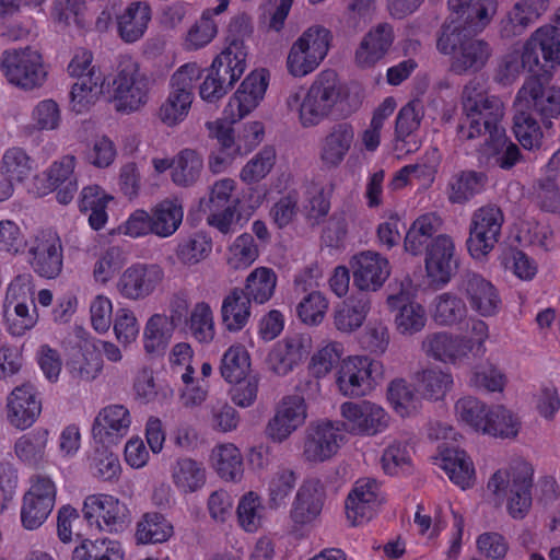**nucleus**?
Wrapping results in <instances>:
<instances>
[{
  "mask_svg": "<svg viewBox=\"0 0 560 560\" xmlns=\"http://www.w3.org/2000/svg\"><path fill=\"white\" fill-rule=\"evenodd\" d=\"M348 90L336 71H320L307 89L298 86L285 98L287 109L296 115L303 128H313L343 110Z\"/></svg>",
  "mask_w": 560,
  "mask_h": 560,
  "instance_id": "1",
  "label": "nucleus"
},
{
  "mask_svg": "<svg viewBox=\"0 0 560 560\" xmlns=\"http://www.w3.org/2000/svg\"><path fill=\"white\" fill-rule=\"evenodd\" d=\"M462 107L464 119L458 126L462 140L488 141L491 136L504 130L500 120L504 115L501 100L488 93L480 80H470L463 90Z\"/></svg>",
  "mask_w": 560,
  "mask_h": 560,
  "instance_id": "2",
  "label": "nucleus"
},
{
  "mask_svg": "<svg viewBox=\"0 0 560 560\" xmlns=\"http://www.w3.org/2000/svg\"><path fill=\"white\" fill-rule=\"evenodd\" d=\"M467 26L454 22L443 27L438 49L451 56V70L459 75L480 71L492 56V47L485 39L468 36Z\"/></svg>",
  "mask_w": 560,
  "mask_h": 560,
  "instance_id": "3",
  "label": "nucleus"
},
{
  "mask_svg": "<svg viewBox=\"0 0 560 560\" xmlns=\"http://www.w3.org/2000/svg\"><path fill=\"white\" fill-rule=\"evenodd\" d=\"M151 81L142 71L137 59L121 56L114 71L107 90L112 93L117 112L132 113L139 110L149 101Z\"/></svg>",
  "mask_w": 560,
  "mask_h": 560,
  "instance_id": "4",
  "label": "nucleus"
},
{
  "mask_svg": "<svg viewBox=\"0 0 560 560\" xmlns=\"http://www.w3.org/2000/svg\"><path fill=\"white\" fill-rule=\"evenodd\" d=\"M533 468L526 462H516L508 469H499L488 481V490L498 504L506 498L508 511L514 518H523L532 505Z\"/></svg>",
  "mask_w": 560,
  "mask_h": 560,
  "instance_id": "5",
  "label": "nucleus"
},
{
  "mask_svg": "<svg viewBox=\"0 0 560 560\" xmlns=\"http://www.w3.org/2000/svg\"><path fill=\"white\" fill-rule=\"evenodd\" d=\"M334 378L336 389L341 396L365 397L384 380V365L369 355L351 354L341 360Z\"/></svg>",
  "mask_w": 560,
  "mask_h": 560,
  "instance_id": "6",
  "label": "nucleus"
},
{
  "mask_svg": "<svg viewBox=\"0 0 560 560\" xmlns=\"http://www.w3.org/2000/svg\"><path fill=\"white\" fill-rule=\"evenodd\" d=\"M2 307L5 328L11 336L22 337L37 325L32 276L20 275L10 282Z\"/></svg>",
  "mask_w": 560,
  "mask_h": 560,
  "instance_id": "7",
  "label": "nucleus"
},
{
  "mask_svg": "<svg viewBox=\"0 0 560 560\" xmlns=\"http://www.w3.org/2000/svg\"><path fill=\"white\" fill-rule=\"evenodd\" d=\"M332 36L328 28L312 25L290 46L285 68L288 73L302 79L313 73L328 55Z\"/></svg>",
  "mask_w": 560,
  "mask_h": 560,
  "instance_id": "8",
  "label": "nucleus"
},
{
  "mask_svg": "<svg viewBox=\"0 0 560 560\" xmlns=\"http://www.w3.org/2000/svg\"><path fill=\"white\" fill-rule=\"evenodd\" d=\"M0 71L10 84L24 91L40 88L47 78L43 55L31 46L3 50Z\"/></svg>",
  "mask_w": 560,
  "mask_h": 560,
  "instance_id": "9",
  "label": "nucleus"
},
{
  "mask_svg": "<svg viewBox=\"0 0 560 560\" xmlns=\"http://www.w3.org/2000/svg\"><path fill=\"white\" fill-rule=\"evenodd\" d=\"M81 512L89 527L105 534H119L128 527L131 521L128 505L109 493L86 495Z\"/></svg>",
  "mask_w": 560,
  "mask_h": 560,
  "instance_id": "10",
  "label": "nucleus"
},
{
  "mask_svg": "<svg viewBox=\"0 0 560 560\" xmlns=\"http://www.w3.org/2000/svg\"><path fill=\"white\" fill-rule=\"evenodd\" d=\"M346 441L341 423L330 420L311 422L304 431L301 457L311 465L326 463L338 454Z\"/></svg>",
  "mask_w": 560,
  "mask_h": 560,
  "instance_id": "11",
  "label": "nucleus"
},
{
  "mask_svg": "<svg viewBox=\"0 0 560 560\" xmlns=\"http://www.w3.org/2000/svg\"><path fill=\"white\" fill-rule=\"evenodd\" d=\"M514 106L530 114L536 113L548 126L551 119L560 115V88L530 75L517 91Z\"/></svg>",
  "mask_w": 560,
  "mask_h": 560,
  "instance_id": "12",
  "label": "nucleus"
},
{
  "mask_svg": "<svg viewBox=\"0 0 560 560\" xmlns=\"http://www.w3.org/2000/svg\"><path fill=\"white\" fill-rule=\"evenodd\" d=\"M30 489L23 497L21 523L27 530L39 528L50 515L57 495L55 481L45 475L37 474L31 478Z\"/></svg>",
  "mask_w": 560,
  "mask_h": 560,
  "instance_id": "13",
  "label": "nucleus"
},
{
  "mask_svg": "<svg viewBox=\"0 0 560 560\" xmlns=\"http://www.w3.org/2000/svg\"><path fill=\"white\" fill-rule=\"evenodd\" d=\"M164 278V269L160 265L133 262L122 270L115 287L122 299L139 302L153 295Z\"/></svg>",
  "mask_w": 560,
  "mask_h": 560,
  "instance_id": "14",
  "label": "nucleus"
},
{
  "mask_svg": "<svg viewBox=\"0 0 560 560\" xmlns=\"http://www.w3.org/2000/svg\"><path fill=\"white\" fill-rule=\"evenodd\" d=\"M341 424L349 433L374 436L384 432L390 421L388 412L371 400L345 401L340 405Z\"/></svg>",
  "mask_w": 560,
  "mask_h": 560,
  "instance_id": "15",
  "label": "nucleus"
},
{
  "mask_svg": "<svg viewBox=\"0 0 560 560\" xmlns=\"http://www.w3.org/2000/svg\"><path fill=\"white\" fill-rule=\"evenodd\" d=\"M27 261L34 272L46 279H55L62 270L63 250L60 237L51 230L34 234L26 244Z\"/></svg>",
  "mask_w": 560,
  "mask_h": 560,
  "instance_id": "16",
  "label": "nucleus"
},
{
  "mask_svg": "<svg viewBox=\"0 0 560 560\" xmlns=\"http://www.w3.org/2000/svg\"><path fill=\"white\" fill-rule=\"evenodd\" d=\"M503 213L494 206L477 209L472 217L467 240L468 250L476 259L486 257L499 241Z\"/></svg>",
  "mask_w": 560,
  "mask_h": 560,
  "instance_id": "17",
  "label": "nucleus"
},
{
  "mask_svg": "<svg viewBox=\"0 0 560 560\" xmlns=\"http://www.w3.org/2000/svg\"><path fill=\"white\" fill-rule=\"evenodd\" d=\"M268 88V73L264 69L252 71L229 98L222 115L235 124L249 115L262 101Z\"/></svg>",
  "mask_w": 560,
  "mask_h": 560,
  "instance_id": "18",
  "label": "nucleus"
},
{
  "mask_svg": "<svg viewBox=\"0 0 560 560\" xmlns=\"http://www.w3.org/2000/svg\"><path fill=\"white\" fill-rule=\"evenodd\" d=\"M307 419V405L301 395H287L280 399L275 409V415L268 421L266 435L273 443H283Z\"/></svg>",
  "mask_w": 560,
  "mask_h": 560,
  "instance_id": "19",
  "label": "nucleus"
},
{
  "mask_svg": "<svg viewBox=\"0 0 560 560\" xmlns=\"http://www.w3.org/2000/svg\"><path fill=\"white\" fill-rule=\"evenodd\" d=\"M424 116V106L418 98L404 105L396 117L393 151L398 159L417 152L421 147L418 131Z\"/></svg>",
  "mask_w": 560,
  "mask_h": 560,
  "instance_id": "20",
  "label": "nucleus"
},
{
  "mask_svg": "<svg viewBox=\"0 0 560 560\" xmlns=\"http://www.w3.org/2000/svg\"><path fill=\"white\" fill-rule=\"evenodd\" d=\"M458 266L454 240L439 234L427 246L424 268L431 283L444 285L451 281Z\"/></svg>",
  "mask_w": 560,
  "mask_h": 560,
  "instance_id": "21",
  "label": "nucleus"
},
{
  "mask_svg": "<svg viewBox=\"0 0 560 560\" xmlns=\"http://www.w3.org/2000/svg\"><path fill=\"white\" fill-rule=\"evenodd\" d=\"M384 501L380 483L372 478H361L355 481L347 497V518L352 525H360L371 520Z\"/></svg>",
  "mask_w": 560,
  "mask_h": 560,
  "instance_id": "22",
  "label": "nucleus"
},
{
  "mask_svg": "<svg viewBox=\"0 0 560 560\" xmlns=\"http://www.w3.org/2000/svg\"><path fill=\"white\" fill-rule=\"evenodd\" d=\"M460 292L471 311L481 317H493L500 313L501 295L497 287L483 276L467 272L462 280Z\"/></svg>",
  "mask_w": 560,
  "mask_h": 560,
  "instance_id": "23",
  "label": "nucleus"
},
{
  "mask_svg": "<svg viewBox=\"0 0 560 560\" xmlns=\"http://www.w3.org/2000/svg\"><path fill=\"white\" fill-rule=\"evenodd\" d=\"M312 348L307 334L292 332L276 342L268 354L267 364L276 375L284 376L304 359Z\"/></svg>",
  "mask_w": 560,
  "mask_h": 560,
  "instance_id": "24",
  "label": "nucleus"
},
{
  "mask_svg": "<svg viewBox=\"0 0 560 560\" xmlns=\"http://www.w3.org/2000/svg\"><path fill=\"white\" fill-rule=\"evenodd\" d=\"M353 284L360 291H377L390 276V264L386 257L373 250L355 255L351 262Z\"/></svg>",
  "mask_w": 560,
  "mask_h": 560,
  "instance_id": "25",
  "label": "nucleus"
},
{
  "mask_svg": "<svg viewBox=\"0 0 560 560\" xmlns=\"http://www.w3.org/2000/svg\"><path fill=\"white\" fill-rule=\"evenodd\" d=\"M40 412L42 402L30 383L16 386L7 397V419L18 430L31 428Z\"/></svg>",
  "mask_w": 560,
  "mask_h": 560,
  "instance_id": "26",
  "label": "nucleus"
},
{
  "mask_svg": "<svg viewBox=\"0 0 560 560\" xmlns=\"http://www.w3.org/2000/svg\"><path fill=\"white\" fill-rule=\"evenodd\" d=\"M550 7V0H515L500 21V34L505 38L523 35Z\"/></svg>",
  "mask_w": 560,
  "mask_h": 560,
  "instance_id": "27",
  "label": "nucleus"
},
{
  "mask_svg": "<svg viewBox=\"0 0 560 560\" xmlns=\"http://www.w3.org/2000/svg\"><path fill=\"white\" fill-rule=\"evenodd\" d=\"M325 490L317 478L305 479L299 487L290 510V518L296 526L313 524L320 515Z\"/></svg>",
  "mask_w": 560,
  "mask_h": 560,
  "instance_id": "28",
  "label": "nucleus"
},
{
  "mask_svg": "<svg viewBox=\"0 0 560 560\" xmlns=\"http://www.w3.org/2000/svg\"><path fill=\"white\" fill-rule=\"evenodd\" d=\"M394 40L395 32L389 23H378L371 27L354 51L355 65L362 69L374 67L389 52Z\"/></svg>",
  "mask_w": 560,
  "mask_h": 560,
  "instance_id": "29",
  "label": "nucleus"
},
{
  "mask_svg": "<svg viewBox=\"0 0 560 560\" xmlns=\"http://www.w3.org/2000/svg\"><path fill=\"white\" fill-rule=\"evenodd\" d=\"M354 128L348 122L331 126L318 143V159L324 167H339L354 143Z\"/></svg>",
  "mask_w": 560,
  "mask_h": 560,
  "instance_id": "30",
  "label": "nucleus"
},
{
  "mask_svg": "<svg viewBox=\"0 0 560 560\" xmlns=\"http://www.w3.org/2000/svg\"><path fill=\"white\" fill-rule=\"evenodd\" d=\"M132 419L122 405H109L102 408L94 419L92 434L102 444H117L127 435Z\"/></svg>",
  "mask_w": 560,
  "mask_h": 560,
  "instance_id": "31",
  "label": "nucleus"
},
{
  "mask_svg": "<svg viewBox=\"0 0 560 560\" xmlns=\"http://www.w3.org/2000/svg\"><path fill=\"white\" fill-rule=\"evenodd\" d=\"M387 306L390 312L395 313L394 323L400 335L412 336L425 327L427 313L424 307L418 302L411 301L405 291L389 294Z\"/></svg>",
  "mask_w": 560,
  "mask_h": 560,
  "instance_id": "32",
  "label": "nucleus"
},
{
  "mask_svg": "<svg viewBox=\"0 0 560 560\" xmlns=\"http://www.w3.org/2000/svg\"><path fill=\"white\" fill-rule=\"evenodd\" d=\"M434 464L445 471L450 480L462 489L470 488L475 481V467L465 451L440 445Z\"/></svg>",
  "mask_w": 560,
  "mask_h": 560,
  "instance_id": "33",
  "label": "nucleus"
},
{
  "mask_svg": "<svg viewBox=\"0 0 560 560\" xmlns=\"http://www.w3.org/2000/svg\"><path fill=\"white\" fill-rule=\"evenodd\" d=\"M152 10L145 1H132L116 14L117 32L128 44L141 39L151 22Z\"/></svg>",
  "mask_w": 560,
  "mask_h": 560,
  "instance_id": "34",
  "label": "nucleus"
},
{
  "mask_svg": "<svg viewBox=\"0 0 560 560\" xmlns=\"http://www.w3.org/2000/svg\"><path fill=\"white\" fill-rule=\"evenodd\" d=\"M49 431L45 428L34 429L19 436L13 444L15 458L26 467L38 469L47 464V445Z\"/></svg>",
  "mask_w": 560,
  "mask_h": 560,
  "instance_id": "35",
  "label": "nucleus"
},
{
  "mask_svg": "<svg viewBox=\"0 0 560 560\" xmlns=\"http://www.w3.org/2000/svg\"><path fill=\"white\" fill-rule=\"evenodd\" d=\"M465 348L462 336L446 331L428 334L421 342V349L425 355L451 364H456L467 358Z\"/></svg>",
  "mask_w": 560,
  "mask_h": 560,
  "instance_id": "36",
  "label": "nucleus"
},
{
  "mask_svg": "<svg viewBox=\"0 0 560 560\" xmlns=\"http://www.w3.org/2000/svg\"><path fill=\"white\" fill-rule=\"evenodd\" d=\"M448 9L475 32L485 30L498 12L499 0H448Z\"/></svg>",
  "mask_w": 560,
  "mask_h": 560,
  "instance_id": "37",
  "label": "nucleus"
},
{
  "mask_svg": "<svg viewBox=\"0 0 560 560\" xmlns=\"http://www.w3.org/2000/svg\"><path fill=\"white\" fill-rule=\"evenodd\" d=\"M170 477L180 494H191L205 487L207 469L203 463L188 456H182L171 464Z\"/></svg>",
  "mask_w": 560,
  "mask_h": 560,
  "instance_id": "38",
  "label": "nucleus"
},
{
  "mask_svg": "<svg viewBox=\"0 0 560 560\" xmlns=\"http://www.w3.org/2000/svg\"><path fill=\"white\" fill-rule=\"evenodd\" d=\"M176 327L167 319L164 313H153L150 315L142 330V348L147 355H162L168 348Z\"/></svg>",
  "mask_w": 560,
  "mask_h": 560,
  "instance_id": "39",
  "label": "nucleus"
},
{
  "mask_svg": "<svg viewBox=\"0 0 560 560\" xmlns=\"http://www.w3.org/2000/svg\"><path fill=\"white\" fill-rule=\"evenodd\" d=\"M77 158L66 154L54 161L47 168V179L57 189L56 198L59 203L68 205L78 191V179L74 174Z\"/></svg>",
  "mask_w": 560,
  "mask_h": 560,
  "instance_id": "40",
  "label": "nucleus"
},
{
  "mask_svg": "<svg viewBox=\"0 0 560 560\" xmlns=\"http://www.w3.org/2000/svg\"><path fill=\"white\" fill-rule=\"evenodd\" d=\"M542 68L540 59H536L534 54L528 51L524 44L521 50H512L501 58L497 68L495 79L502 84H510L522 72L526 71L536 75Z\"/></svg>",
  "mask_w": 560,
  "mask_h": 560,
  "instance_id": "41",
  "label": "nucleus"
},
{
  "mask_svg": "<svg viewBox=\"0 0 560 560\" xmlns=\"http://www.w3.org/2000/svg\"><path fill=\"white\" fill-rule=\"evenodd\" d=\"M153 234L166 238L176 233L184 219L183 201L178 197L165 198L151 209Z\"/></svg>",
  "mask_w": 560,
  "mask_h": 560,
  "instance_id": "42",
  "label": "nucleus"
},
{
  "mask_svg": "<svg viewBox=\"0 0 560 560\" xmlns=\"http://www.w3.org/2000/svg\"><path fill=\"white\" fill-rule=\"evenodd\" d=\"M371 303L365 296H351L335 307L334 326L342 334L358 330L366 319Z\"/></svg>",
  "mask_w": 560,
  "mask_h": 560,
  "instance_id": "43",
  "label": "nucleus"
},
{
  "mask_svg": "<svg viewBox=\"0 0 560 560\" xmlns=\"http://www.w3.org/2000/svg\"><path fill=\"white\" fill-rule=\"evenodd\" d=\"M246 60L247 49L244 42L234 39L213 59L211 68L234 85L246 70Z\"/></svg>",
  "mask_w": 560,
  "mask_h": 560,
  "instance_id": "44",
  "label": "nucleus"
},
{
  "mask_svg": "<svg viewBox=\"0 0 560 560\" xmlns=\"http://www.w3.org/2000/svg\"><path fill=\"white\" fill-rule=\"evenodd\" d=\"M173 535V524L158 512L144 513L136 524L135 539L138 545L163 544Z\"/></svg>",
  "mask_w": 560,
  "mask_h": 560,
  "instance_id": "45",
  "label": "nucleus"
},
{
  "mask_svg": "<svg viewBox=\"0 0 560 560\" xmlns=\"http://www.w3.org/2000/svg\"><path fill=\"white\" fill-rule=\"evenodd\" d=\"M298 478V471L289 465H279L268 475L266 488L268 504L271 509H279L287 504L295 489Z\"/></svg>",
  "mask_w": 560,
  "mask_h": 560,
  "instance_id": "46",
  "label": "nucleus"
},
{
  "mask_svg": "<svg viewBox=\"0 0 560 560\" xmlns=\"http://www.w3.org/2000/svg\"><path fill=\"white\" fill-rule=\"evenodd\" d=\"M278 276L272 268L259 266L246 277L241 290L255 304L262 305L275 295Z\"/></svg>",
  "mask_w": 560,
  "mask_h": 560,
  "instance_id": "47",
  "label": "nucleus"
},
{
  "mask_svg": "<svg viewBox=\"0 0 560 560\" xmlns=\"http://www.w3.org/2000/svg\"><path fill=\"white\" fill-rule=\"evenodd\" d=\"M125 550L120 541L107 537L84 538L72 551L71 560H124Z\"/></svg>",
  "mask_w": 560,
  "mask_h": 560,
  "instance_id": "48",
  "label": "nucleus"
},
{
  "mask_svg": "<svg viewBox=\"0 0 560 560\" xmlns=\"http://www.w3.org/2000/svg\"><path fill=\"white\" fill-rule=\"evenodd\" d=\"M415 381L420 396L434 401L443 399L454 384L452 373L439 366L417 372Z\"/></svg>",
  "mask_w": 560,
  "mask_h": 560,
  "instance_id": "49",
  "label": "nucleus"
},
{
  "mask_svg": "<svg viewBox=\"0 0 560 560\" xmlns=\"http://www.w3.org/2000/svg\"><path fill=\"white\" fill-rule=\"evenodd\" d=\"M106 79L104 75L85 77L77 80L70 91V108L75 114L90 110L105 93Z\"/></svg>",
  "mask_w": 560,
  "mask_h": 560,
  "instance_id": "50",
  "label": "nucleus"
},
{
  "mask_svg": "<svg viewBox=\"0 0 560 560\" xmlns=\"http://www.w3.org/2000/svg\"><path fill=\"white\" fill-rule=\"evenodd\" d=\"M211 464L225 481H240L244 474L243 456L233 443H221L211 451Z\"/></svg>",
  "mask_w": 560,
  "mask_h": 560,
  "instance_id": "51",
  "label": "nucleus"
},
{
  "mask_svg": "<svg viewBox=\"0 0 560 560\" xmlns=\"http://www.w3.org/2000/svg\"><path fill=\"white\" fill-rule=\"evenodd\" d=\"M36 166L33 158L21 147L5 149L0 159V172L14 184H23L28 180Z\"/></svg>",
  "mask_w": 560,
  "mask_h": 560,
  "instance_id": "52",
  "label": "nucleus"
},
{
  "mask_svg": "<svg viewBox=\"0 0 560 560\" xmlns=\"http://www.w3.org/2000/svg\"><path fill=\"white\" fill-rule=\"evenodd\" d=\"M253 302L241 291L233 289L224 299L221 306L222 322L229 331L242 330L250 318Z\"/></svg>",
  "mask_w": 560,
  "mask_h": 560,
  "instance_id": "53",
  "label": "nucleus"
},
{
  "mask_svg": "<svg viewBox=\"0 0 560 560\" xmlns=\"http://www.w3.org/2000/svg\"><path fill=\"white\" fill-rule=\"evenodd\" d=\"M113 199L103 188L97 185H90L82 189L79 200L81 212H90L89 224L98 231L103 229L108 220L106 208Z\"/></svg>",
  "mask_w": 560,
  "mask_h": 560,
  "instance_id": "54",
  "label": "nucleus"
},
{
  "mask_svg": "<svg viewBox=\"0 0 560 560\" xmlns=\"http://www.w3.org/2000/svg\"><path fill=\"white\" fill-rule=\"evenodd\" d=\"M524 44L536 59H539V49L545 62L551 67L560 65V32L553 25L537 28Z\"/></svg>",
  "mask_w": 560,
  "mask_h": 560,
  "instance_id": "55",
  "label": "nucleus"
},
{
  "mask_svg": "<svg viewBox=\"0 0 560 560\" xmlns=\"http://www.w3.org/2000/svg\"><path fill=\"white\" fill-rule=\"evenodd\" d=\"M485 176L475 171H460L452 175L446 195L451 203H465L482 190Z\"/></svg>",
  "mask_w": 560,
  "mask_h": 560,
  "instance_id": "56",
  "label": "nucleus"
},
{
  "mask_svg": "<svg viewBox=\"0 0 560 560\" xmlns=\"http://www.w3.org/2000/svg\"><path fill=\"white\" fill-rule=\"evenodd\" d=\"M387 398L395 412L402 418L416 413L421 405L420 396L404 378H395L388 384Z\"/></svg>",
  "mask_w": 560,
  "mask_h": 560,
  "instance_id": "57",
  "label": "nucleus"
},
{
  "mask_svg": "<svg viewBox=\"0 0 560 560\" xmlns=\"http://www.w3.org/2000/svg\"><path fill=\"white\" fill-rule=\"evenodd\" d=\"M211 252V238L202 232H196L178 242L175 255L182 265L191 267L203 261Z\"/></svg>",
  "mask_w": 560,
  "mask_h": 560,
  "instance_id": "58",
  "label": "nucleus"
},
{
  "mask_svg": "<svg viewBox=\"0 0 560 560\" xmlns=\"http://www.w3.org/2000/svg\"><path fill=\"white\" fill-rule=\"evenodd\" d=\"M202 168V158L196 151L182 150L173 159L172 180L177 186H191L199 178Z\"/></svg>",
  "mask_w": 560,
  "mask_h": 560,
  "instance_id": "59",
  "label": "nucleus"
},
{
  "mask_svg": "<svg viewBox=\"0 0 560 560\" xmlns=\"http://www.w3.org/2000/svg\"><path fill=\"white\" fill-rule=\"evenodd\" d=\"M467 315L466 304L460 298L451 292L435 296L432 302V317L441 326H453Z\"/></svg>",
  "mask_w": 560,
  "mask_h": 560,
  "instance_id": "60",
  "label": "nucleus"
},
{
  "mask_svg": "<svg viewBox=\"0 0 560 560\" xmlns=\"http://www.w3.org/2000/svg\"><path fill=\"white\" fill-rule=\"evenodd\" d=\"M250 371V357L243 345L236 343L229 347L222 355L220 373L229 382L244 380Z\"/></svg>",
  "mask_w": 560,
  "mask_h": 560,
  "instance_id": "61",
  "label": "nucleus"
},
{
  "mask_svg": "<svg viewBox=\"0 0 560 560\" xmlns=\"http://www.w3.org/2000/svg\"><path fill=\"white\" fill-rule=\"evenodd\" d=\"M258 257L259 249L253 235L243 233L229 245L225 261L232 270H244L252 266Z\"/></svg>",
  "mask_w": 560,
  "mask_h": 560,
  "instance_id": "62",
  "label": "nucleus"
},
{
  "mask_svg": "<svg viewBox=\"0 0 560 560\" xmlns=\"http://www.w3.org/2000/svg\"><path fill=\"white\" fill-rule=\"evenodd\" d=\"M277 162V151L272 145L262 147L240 171V179L247 184H256L265 179Z\"/></svg>",
  "mask_w": 560,
  "mask_h": 560,
  "instance_id": "63",
  "label": "nucleus"
},
{
  "mask_svg": "<svg viewBox=\"0 0 560 560\" xmlns=\"http://www.w3.org/2000/svg\"><path fill=\"white\" fill-rule=\"evenodd\" d=\"M482 153L503 170L513 167L521 155L520 149L506 138L504 130L499 135L491 136L488 141H483Z\"/></svg>",
  "mask_w": 560,
  "mask_h": 560,
  "instance_id": "64",
  "label": "nucleus"
}]
</instances>
